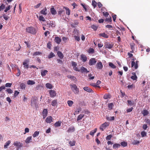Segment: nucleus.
Masks as SVG:
<instances>
[{"instance_id":"nucleus-28","label":"nucleus","mask_w":150,"mask_h":150,"mask_svg":"<svg viewBox=\"0 0 150 150\" xmlns=\"http://www.w3.org/2000/svg\"><path fill=\"white\" fill-rule=\"evenodd\" d=\"M44 24V25H47V27H49L50 26L51 21H45V22Z\"/></svg>"},{"instance_id":"nucleus-4","label":"nucleus","mask_w":150,"mask_h":150,"mask_svg":"<svg viewBox=\"0 0 150 150\" xmlns=\"http://www.w3.org/2000/svg\"><path fill=\"white\" fill-rule=\"evenodd\" d=\"M109 124L108 123L105 122L102 124L100 127V129L102 131H103L108 126Z\"/></svg>"},{"instance_id":"nucleus-40","label":"nucleus","mask_w":150,"mask_h":150,"mask_svg":"<svg viewBox=\"0 0 150 150\" xmlns=\"http://www.w3.org/2000/svg\"><path fill=\"white\" fill-rule=\"evenodd\" d=\"M84 116V115L83 114H80L78 117L77 120L79 121L81 120L83 117Z\"/></svg>"},{"instance_id":"nucleus-61","label":"nucleus","mask_w":150,"mask_h":150,"mask_svg":"<svg viewBox=\"0 0 150 150\" xmlns=\"http://www.w3.org/2000/svg\"><path fill=\"white\" fill-rule=\"evenodd\" d=\"M141 134L142 136V137H144L146 135V132L144 131L142 132Z\"/></svg>"},{"instance_id":"nucleus-62","label":"nucleus","mask_w":150,"mask_h":150,"mask_svg":"<svg viewBox=\"0 0 150 150\" xmlns=\"http://www.w3.org/2000/svg\"><path fill=\"white\" fill-rule=\"evenodd\" d=\"M105 21L108 22H111L112 21V18L111 17L109 18H106Z\"/></svg>"},{"instance_id":"nucleus-50","label":"nucleus","mask_w":150,"mask_h":150,"mask_svg":"<svg viewBox=\"0 0 150 150\" xmlns=\"http://www.w3.org/2000/svg\"><path fill=\"white\" fill-rule=\"evenodd\" d=\"M96 2L94 0H93L92 2V4L94 7V8H95L96 6Z\"/></svg>"},{"instance_id":"nucleus-54","label":"nucleus","mask_w":150,"mask_h":150,"mask_svg":"<svg viewBox=\"0 0 150 150\" xmlns=\"http://www.w3.org/2000/svg\"><path fill=\"white\" fill-rule=\"evenodd\" d=\"M133 87H135V86L134 85L132 84V85H129L127 86V88L128 89H132Z\"/></svg>"},{"instance_id":"nucleus-20","label":"nucleus","mask_w":150,"mask_h":150,"mask_svg":"<svg viewBox=\"0 0 150 150\" xmlns=\"http://www.w3.org/2000/svg\"><path fill=\"white\" fill-rule=\"evenodd\" d=\"M80 71L82 73H88L89 72V71H88L86 68L83 67H82L81 68Z\"/></svg>"},{"instance_id":"nucleus-30","label":"nucleus","mask_w":150,"mask_h":150,"mask_svg":"<svg viewBox=\"0 0 150 150\" xmlns=\"http://www.w3.org/2000/svg\"><path fill=\"white\" fill-rule=\"evenodd\" d=\"M62 123L61 121H59L56 122L54 124V125L55 127H58L60 126Z\"/></svg>"},{"instance_id":"nucleus-35","label":"nucleus","mask_w":150,"mask_h":150,"mask_svg":"<svg viewBox=\"0 0 150 150\" xmlns=\"http://www.w3.org/2000/svg\"><path fill=\"white\" fill-rule=\"evenodd\" d=\"M39 134V131H35L34 133L33 134V136L34 137H37Z\"/></svg>"},{"instance_id":"nucleus-63","label":"nucleus","mask_w":150,"mask_h":150,"mask_svg":"<svg viewBox=\"0 0 150 150\" xmlns=\"http://www.w3.org/2000/svg\"><path fill=\"white\" fill-rule=\"evenodd\" d=\"M72 65L73 67V68L76 67L77 66L76 63L74 62H72Z\"/></svg>"},{"instance_id":"nucleus-60","label":"nucleus","mask_w":150,"mask_h":150,"mask_svg":"<svg viewBox=\"0 0 150 150\" xmlns=\"http://www.w3.org/2000/svg\"><path fill=\"white\" fill-rule=\"evenodd\" d=\"M91 28L95 30H96L97 29V26L94 25H92L91 26Z\"/></svg>"},{"instance_id":"nucleus-49","label":"nucleus","mask_w":150,"mask_h":150,"mask_svg":"<svg viewBox=\"0 0 150 150\" xmlns=\"http://www.w3.org/2000/svg\"><path fill=\"white\" fill-rule=\"evenodd\" d=\"M6 91L9 94L12 93H13V91L12 90H11L10 88L7 89L6 90Z\"/></svg>"},{"instance_id":"nucleus-22","label":"nucleus","mask_w":150,"mask_h":150,"mask_svg":"<svg viewBox=\"0 0 150 150\" xmlns=\"http://www.w3.org/2000/svg\"><path fill=\"white\" fill-rule=\"evenodd\" d=\"M32 138V137L31 136H30L27 137L25 141V142L27 144H28L30 142H31Z\"/></svg>"},{"instance_id":"nucleus-14","label":"nucleus","mask_w":150,"mask_h":150,"mask_svg":"<svg viewBox=\"0 0 150 150\" xmlns=\"http://www.w3.org/2000/svg\"><path fill=\"white\" fill-rule=\"evenodd\" d=\"M47 111L46 109H44L42 112V116L43 119H45V118L47 116Z\"/></svg>"},{"instance_id":"nucleus-53","label":"nucleus","mask_w":150,"mask_h":150,"mask_svg":"<svg viewBox=\"0 0 150 150\" xmlns=\"http://www.w3.org/2000/svg\"><path fill=\"white\" fill-rule=\"evenodd\" d=\"M42 53L39 52H34L33 54V56H36L38 55H39L41 54Z\"/></svg>"},{"instance_id":"nucleus-48","label":"nucleus","mask_w":150,"mask_h":150,"mask_svg":"<svg viewBox=\"0 0 150 150\" xmlns=\"http://www.w3.org/2000/svg\"><path fill=\"white\" fill-rule=\"evenodd\" d=\"M140 143L139 141H137V140H134V141L132 142V144L133 145H137L139 144Z\"/></svg>"},{"instance_id":"nucleus-13","label":"nucleus","mask_w":150,"mask_h":150,"mask_svg":"<svg viewBox=\"0 0 150 150\" xmlns=\"http://www.w3.org/2000/svg\"><path fill=\"white\" fill-rule=\"evenodd\" d=\"M81 59L83 62H86L87 59V57L85 55L83 54L81 55Z\"/></svg>"},{"instance_id":"nucleus-25","label":"nucleus","mask_w":150,"mask_h":150,"mask_svg":"<svg viewBox=\"0 0 150 150\" xmlns=\"http://www.w3.org/2000/svg\"><path fill=\"white\" fill-rule=\"evenodd\" d=\"M50 11L52 15H55L57 13L56 11L53 7H52L50 8Z\"/></svg>"},{"instance_id":"nucleus-8","label":"nucleus","mask_w":150,"mask_h":150,"mask_svg":"<svg viewBox=\"0 0 150 150\" xmlns=\"http://www.w3.org/2000/svg\"><path fill=\"white\" fill-rule=\"evenodd\" d=\"M52 117L51 116L48 117L45 119V121L48 123H50L53 121Z\"/></svg>"},{"instance_id":"nucleus-5","label":"nucleus","mask_w":150,"mask_h":150,"mask_svg":"<svg viewBox=\"0 0 150 150\" xmlns=\"http://www.w3.org/2000/svg\"><path fill=\"white\" fill-rule=\"evenodd\" d=\"M13 144L17 147L18 149H19L22 147L23 145L22 143H21L20 142H18L17 141L15 142Z\"/></svg>"},{"instance_id":"nucleus-7","label":"nucleus","mask_w":150,"mask_h":150,"mask_svg":"<svg viewBox=\"0 0 150 150\" xmlns=\"http://www.w3.org/2000/svg\"><path fill=\"white\" fill-rule=\"evenodd\" d=\"M29 62V61L28 59H27L25 60L23 62V65L24 66V67L26 69H28V63Z\"/></svg>"},{"instance_id":"nucleus-11","label":"nucleus","mask_w":150,"mask_h":150,"mask_svg":"<svg viewBox=\"0 0 150 150\" xmlns=\"http://www.w3.org/2000/svg\"><path fill=\"white\" fill-rule=\"evenodd\" d=\"M75 131V128L74 126H71L69 128L67 132L68 133H72Z\"/></svg>"},{"instance_id":"nucleus-42","label":"nucleus","mask_w":150,"mask_h":150,"mask_svg":"<svg viewBox=\"0 0 150 150\" xmlns=\"http://www.w3.org/2000/svg\"><path fill=\"white\" fill-rule=\"evenodd\" d=\"M57 104V100H53L51 103V105L52 106H54Z\"/></svg>"},{"instance_id":"nucleus-19","label":"nucleus","mask_w":150,"mask_h":150,"mask_svg":"<svg viewBox=\"0 0 150 150\" xmlns=\"http://www.w3.org/2000/svg\"><path fill=\"white\" fill-rule=\"evenodd\" d=\"M54 40L56 42L59 44L61 42V40L59 37H57L55 38Z\"/></svg>"},{"instance_id":"nucleus-24","label":"nucleus","mask_w":150,"mask_h":150,"mask_svg":"<svg viewBox=\"0 0 150 150\" xmlns=\"http://www.w3.org/2000/svg\"><path fill=\"white\" fill-rule=\"evenodd\" d=\"M120 146V145L119 144L115 143L113 146V148L114 149H117Z\"/></svg>"},{"instance_id":"nucleus-26","label":"nucleus","mask_w":150,"mask_h":150,"mask_svg":"<svg viewBox=\"0 0 150 150\" xmlns=\"http://www.w3.org/2000/svg\"><path fill=\"white\" fill-rule=\"evenodd\" d=\"M27 84L28 85H33L35 84V82L32 80H28L27 81Z\"/></svg>"},{"instance_id":"nucleus-15","label":"nucleus","mask_w":150,"mask_h":150,"mask_svg":"<svg viewBox=\"0 0 150 150\" xmlns=\"http://www.w3.org/2000/svg\"><path fill=\"white\" fill-rule=\"evenodd\" d=\"M99 35L100 37H102L106 38H108L109 37L108 35L106 34L105 33H100L99 34Z\"/></svg>"},{"instance_id":"nucleus-6","label":"nucleus","mask_w":150,"mask_h":150,"mask_svg":"<svg viewBox=\"0 0 150 150\" xmlns=\"http://www.w3.org/2000/svg\"><path fill=\"white\" fill-rule=\"evenodd\" d=\"M97 61L94 58H92L89 60V64L90 65H92L95 64Z\"/></svg>"},{"instance_id":"nucleus-21","label":"nucleus","mask_w":150,"mask_h":150,"mask_svg":"<svg viewBox=\"0 0 150 150\" xmlns=\"http://www.w3.org/2000/svg\"><path fill=\"white\" fill-rule=\"evenodd\" d=\"M57 54L58 56L61 59H62L64 57L63 54L61 52L58 51L57 52Z\"/></svg>"},{"instance_id":"nucleus-55","label":"nucleus","mask_w":150,"mask_h":150,"mask_svg":"<svg viewBox=\"0 0 150 150\" xmlns=\"http://www.w3.org/2000/svg\"><path fill=\"white\" fill-rule=\"evenodd\" d=\"M12 85V84L11 83H7L6 84H5V87H10L11 85Z\"/></svg>"},{"instance_id":"nucleus-2","label":"nucleus","mask_w":150,"mask_h":150,"mask_svg":"<svg viewBox=\"0 0 150 150\" xmlns=\"http://www.w3.org/2000/svg\"><path fill=\"white\" fill-rule=\"evenodd\" d=\"M37 99L35 97L33 98L31 101V105L32 106H34L35 107L37 108L38 105V104L36 102Z\"/></svg>"},{"instance_id":"nucleus-64","label":"nucleus","mask_w":150,"mask_h":150,"mask_svg":"<svg viewBox=\"0 0 150 150\" xmlns=\"http://www.w3.org/2000/svg\"><path fill=\"white\" fill-rule=\"evenodd\" d=\"M103 14L106 17H108V15H109V13L107 12H106L105 13L104 12H103Z\"/></svg>"},{"instance_id":"nucleus-47","label":"nucleus","mask_w":150,"mask_h":150,"mask_svg":"<svg viewBox=\"0 0 150 150\" xmlns=\"http://www.w3.org/2000/svg\"><path fill=\"white\" fill-rule=\"evenodd\" d=\"M39 19L40 21L45 22V20L44 17L42 16H40Z\"/></svg>"},{"instance_id":"nucleus-9","label":"nucleus","mask_w":150,"mask_h":150,"mask_svg":"<svg viewBox=\"0 0 150 150\" xmlns=\"http://www.w3.org/2000/svg\"><path fill=\"white\" fill-rule=\"evenodd\" d=\"M96 67L98 69H101L103 67L102 63L101 62H98L96 64Z\"/></svg>"},{"instance_id":"nucleus-56","label":"nucleus","mask_w":150,"mask_h":150,"mask_svg":"<svg viewBox=\"0 0 150 150\" xmlns=\"http://www.w3.org/2000/svg\"><path fill=\"white\" fill-rule=\"evenodd\" d=\"M137 76H132L131 78L133 80H136L137 79Z\"/></svg>"},{"instance_id":"nucleus-41","label":"nucleus","mask_w":150,"mask_h":150,"mask_svg":"<svg viewBox=\"0 0 150 150\" xmlns=\"http://www.w3.org/2000/svg\"><path fill=\"white\" fill-rule=\"evenodd\" d=\"M120 144L123 147H125L127 145V143L125 141L121 142Z\"/></svg>"},{"instance_id":"nucleus-36","label":"nucleus","mask_w":150,"mask_h":150,"mask_svg":"<svg viewBox=\"0 0 150 150\" xmlns=\"http://www.w3.org/2000/svg\"><path fill=\"white\" fill-rule=\"evenodd\" d=\"M55 56V54L52 52H51L48 56V58L49 59L52 58Z\"/></svg>"},{"instance_id":"nucleus-51","label":"nucleus","mask_w":150,"mask_h":150,"mask_svg":"<svg viewBox=\"0 0 150 150\" xmlns=\"http://www.w3.org/2000/svg\"><path fill=\"white\" fill-rule=\"evenodd\" d=\"M112 136L111 134L107 136L106 138V140H110Z\"/></svg>"},{"instance_id":"nucleus-10","label":"nucleus","mask_w":150,"mask_h":150,"mask_svg":"<svg viewBox=\"0 0 150 150\" xmlns=\"http://www.w3.org/2000/svg\"><path fill=\"white\" fill-rule=\"evenodd\" d=\"M49 93L51 97H53L56 96V94L55 91L53 90H50L49 91Z\"/></svg>"},{"instance_id":"nucleus-16","label":"nucleus","mask_w":150,"mask_h":150,"mask_svg":"<svg viewBox=\"0 0 150 150\" xmlns=\"http://www.w3.org/2000/svg\"><path fill=\"white\" fill-rule=\"evenodd\" d=\"M142 113L143 115L144 116H145L149 114V112L146 110H143L142 111Z\"/></svg>"},{"instance_id":"nucleus-44","label":"nucleus","mask_w":150,"mask_h":150,"mask_svg":"<svg viewBox=\"0 0 150 150\" xmlns=\"http://www.w3.org/2000/svg\"><path fill=\"white\" fill-rule=\"evenodd\" d=\"M26 87L25 85L23 83H21L20 84L21 88L22 89H24Z\"/></svg>"},{"instance_id":"nucleus-57","label":"nucleus","mask_w":150,"mask_h":150,"mask_svg":"<svg viewBox=\"0 0 150 150\" xmlns=\"http://www.w3.org/2000/svg\"><path fill=\"white\" fill-rule=\"evenodd\" d=\"M75 141H73L72 142L70 141L69 142V144L71 146H73L75 145Z\"/></svg>"},{"instance_id":"nucleus-31","label":"nucleus","mask_w":150,"mask_h":150,"mask_svg":"<svg viewBox=\"0 0 150 150\" xmlns=\"http://www.w3.org/2000/svg\"><path fill=\"white\" fill-rule=\"evenodd\" d=\"M45 86L47 88L49 89H51L52 87V85L49 83H47L45 85Z\"/></svg>"},{"instance_id":"nucleus-12","label":"nucleus","mask_w":150,"mask_h":150,"mask_svg":"<svg viewBox=\"0 0 150 150\" xmlns=\"http://www.w3.org/2000/svg\"><path fill=\"white\" fill-rule=\"evenodd\" d=\"M48 72V71L47 70H41V76L42 77H44L47 74Z\"/></svg>"},{"instance_id":"nucleus-58","label":"nucleus","mask_w":150,"mask_h":150,"mask_svg":"<svg viewBox=\"0 0 150 150\" xmlns=\"http://www.w3.org/2000/svg\"><path fill=\"white\" fill-rule=\"evenodd\" d=\"M74 37L75 39L76 40H77L78 41H79L80 40V37L78 36L75 35L74 36Z\"/></svg>"},{"instance_id":"nucleus-46","label":"nucleus","mask_w":150,"mask_h":150,"mask_svg":"<svg viewBox=\"0 0 150 150\" xmlns=\"http://www.w3.org/2000/svg\"><path fill=\"white\" fill-rule=\"evenodd\" d=\"M19 93V92L17 91H15L14 94V97L16 98Z\"/></svg>"},{"instance_id":"nucleus-29","label":"nucleus","mask_w":150,"mask_h":150,"mask_svg":"<svg viewBox=\"0 0 150 150\" xmlns=\"http://www.w3.org/2000/svg\"><path fill=\"white\" fill-rule=\"evenodd\" d=\"M111 97V96L110 94H106L104 95L103 98L105 99H107L109 98H110Z\"/></svg>"},{"instance_id":"nucleus-45","label":"nucleus","mask_w":150,"mask_h":150,"mask_svg":"<svg viewBox=\"0 0 150 150\" xmlns=\"http://www.w3.org/2000/svg\"><path fill=\"white\" fill-rule=\"evenodd\" d=\"M113 104L112 103H111L108 104V107L110 109H112V108L113 106Z\"/></svg>"},{"instance_id":"nucleus-1","label":"nucleus","mask_w":150,"mask_h":150,"mask_svg":"<svg viewBox=\"0 0 150 150\" xmlns=\"http://www.w3.org/2000/svg\"><path fill=\"white\" fill-rule=\"evenodd\" d=\"M26 30L27 32L32 34H35L36 33V29L32 27H27Z\"/></svg>"},{"instance_id":"nucleus-33","label":"nucleus","mask_w":150,"mask_h":150,"mask_svg":"<svg viewBox=\"0 0 150 150\" xmlns=\"http://www.w3.org/2000/svg\"><path fill=\"white\" fill-rule=\"evenodd\" d=\"M128 105H132L134 104V101L133 100H127Z\"/></svg>"},{"instance_id":"nucleus-37","label":"nucleus","mask_w":150,"mask_h":150,"mask_svg":"<svg viewBox=\"0 0 150 150\" xmlns=\"http://www.w3.org/2000/svg\"><path fill=\"white\" fill-rule=\"evenodd\" d=\"M97 129V128H95L93 130L91 131L90 133V134L92 136L94 135V133L96 132Z\"/></svg>"},{"instance_id":"nucleus-39","label":"nucleus","mask_w":150,"mask_h":150,"mask_svg":"<svg viewBox=\"0 0 150 150\" xmlns=\"http://www.w3.org/2000/svg\"><path fill=\"white\" fill-rule=\"evenodd\" d=\"M109 66L113 69H115L116 68V67L112 62H109Z\"/></svg>"},{"instance_id":"nucleus-3","label":"nucleus","mask_w":150,"mask_h":150,"mask_svg":"<svg viewBox=\"0 0 150 150\" xmlns=\"http://www.w3.org/2000/svg\"><path fill=\"white\" fill-rule=\"evenodd\" d=\"M71 89L73 92L75 94H78L79 92V89H78L77 86L74 84L71 85Z\"/></svg>"},{"instance_id":"nucleus-43","label":"nucleus","mask_w":150,"mask_h":150,"mask_svg":"<svg viewBox=\"0 0 150 150\" xmlns=\"http://www.w3.org/2000/svg\"><path fill=\"white\" fill-rule=\"evenodd\" d=\"M11 143L10 141H8L7 142H6L5 144L4 145V148H7L8 146L9 145V144Z\"/></svg>"},{"instance_id":"nucleus-32","label":"nucleus","mask_w":150,"mask_h":150,"mask_svg":"<svg viewBox=\"0 0 150 150\" xmlns=\"http://www.w3.org/2000/svg\"><path fill=\"white\" fill-rule=\"evenodd\" d=\"M132 67H133L134 66V68L137 69L138 68V64H135V62L134 61H132L131 63Z\"/></svg>"},{"instance_id":"nucleus-18","label":"nucleus","mask_w":150,"mask_h":150,"mask_svg":"<svg viewBox=\"0 0 150 150\" xmlns=\"http://www.w3.org/2000/svg\"><path fill=\"white\" fill-rule=\"evenodd\" d=\"M106 47L108 49H111L113 46V45L112 43H110L109 42H107L105 45Z\"/></svg>"},{"instance_id":"nucleus-17","label":"nucleus","mask_w":150,"mask_h":150,"mask_svg":"<svg viewBox=\"0 0 150 150\" xmlns=\"http://www.w3.org/2000/svg\"><path fill=\"white\" fill-rule=\"evenodd\" d=\"M83 88L84 90L90 93L93 92V90L88 87H84Z\"/></svg>"},{"instance_id":"nucleus-59","label":"nucleus","mask_w":150,"mask_h":150,"mask_svg":"<svg viewBox=\"0 0 150 150\" xmlns=\"http://www.w3.org/2000/svg\"><path fill=\"white\" fill-rule=\"evenodd\" d=\"M59 148V147L57 145H55L53 147L52 150H57Z\"/></svg>"},{"instance_id":"nucleus-27","label":"nucleus","mask_w":150,"mask_h":150,"mask_svg":"<svg viewBox=\"0 0 150 150\" xmlns=\"http://www.w3.org/2000/svg\"><path fill=\"white\" fill-rule=\"evenodd\" d=\"M41 13L42 14L46 15L47 14V9L46 8L43 9L41 11Z\"/></svg>"},{"instance_id":"nucleus-38","label":"nucleus","mask_w":150,"mask_h":150,"mask_svg":"<svg viewBox=\"0 0 150 150\" xmlns=\"http://www.w3.org/2000/svg\"><path fill=\"white\" fill-rule=\"evenodd\" d=\"M67 103L69 106L71 107L73 104V102L71 100H69L67 101Z\"/></svg>"},{"instance_id":"nucleus-52","label":"nucleus","mask_w":150,"mask_h":150,"mask_svg":"<svg viewBox=\"0 0 150 150\" xmlns=\"http://www.w3.org/2000/svg\"><path fill=\"white\" fill-rule=\"evenodd\" d=\"M5 8V5L2 4L0 6V11L3 10V9Z\"/></svg>"},{"instance_id":"nucleus-23","label":"nucleus","mask_w":150,"mask_h":150,"mask_svg":"<svg viewBox=\"0 0 150 150\" xmlns=\"http://www.w3.org/2000/svg\"><path fill=\"white\" fill-rule=\"evenodd\" d=\"M106 119L108 121H112L114 120L115 117L114 116L109 117L106 116Z\"/></svg>"},{"instance_id":"nucleus-34","label":"nucleus","mask_w":150,"mask_h":150,"mask_svg":"<svg viewBox=\"0 0 150 150\" xmlns=\"http://www.w3.org/2000/svg\"><path fill=\"white\" fill-rule=\"evenodd\" d=\"M64 8L66 10V14L68 15H69L70 14V11L69 8L67 7H64Z\"/></svg>"}]
</instances>
